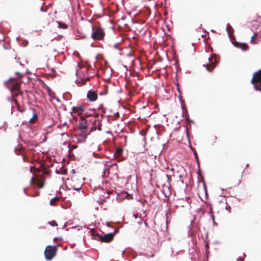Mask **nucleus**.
Returning <instances> with one entry per match:
<instances>
[{
  "instance_id": "obj_55",
  "label": "nucleus",
  "mask_w": 261,
  "mask_h": 261,
  "mask_svg": "<svg viewBox=\"0 0 261 261\" xmlns=\"http://www.w3.org/2000/svg\"><path fill=\"white\" fill-rule=\"evenodd\" d=\"M87 110L91 111H93L95 112L96 111V109L95 108H87Z\"/></svg>"
},
{
  "instance_id": "obj_54",
  "label": "nucleus",
  "mask_w": 261,
  "mask_h": 261,
  "mask_svg": "<svg viewBox=\"0 0 261 261\" xmlns=\"http://www.w3.org/2000/svg\"><path fill=\"white\" fill-rule=\"evenodd\" d=\"M15 73L16 75H20V78H21L23 76V75L21 73H20V72H18V71L15 72Z\"/></svg>"
},
{
  "instance_id": "obj_26",
  "label": "nucleus",
  "mask_w": 261,
  "mask_h": 261,
  "mask_svg": "<svg viewBox=\"0 0 261 261\" xmlns=\"http://www.w3.org/2000/svg\"><path fill=\"white\" fill-rule=\"evenodd\" d=\"M255 83H256V82H254V89L255 91H260L261 90L260 88L261 87H260L258 84H257V85L255 84Z\"/></svg>"
},
{
  "instance_id": "obj_21",
  "label": "nucleus",
  "mask_w": 261,
  "mask_h": 261,
  "mask_svg": "<svg viewBox=\"0 0 261 261\" xmlns=\"http://www.w3.org/2000/svg\"><path fill=\"white\" fill-rule=\"evenodd\" d=\"M96 122V120L94 121L93 122L94 123V125L90 128L89 133H87L88 135H89L92 132L95 131L97 129V127L95 125Z\"/></svg>"
},
{
  "instance_id": "obj_18",
  "label": "nucleus",
  "mask_w": 261,
  "mask_h": 261,
  "mask_svg": "<svg viewBox=\"0 0 261 261\" xmlns=\"http://www.w3.org/2000/svg\"><path fill=\"white\" fill-rule=\"evenodd\" d=\"M71 95L69 93H67L66 94H63V98L65 100H68L70 99Z\"/></svg>"
},
{
  "instance_id": "obj_20",
  "label": "nucleus",
  "mask_w": 261,
  "mask_h": 261,
  "mask_svg": "<svg viewBox=\"0 0 261 261\" xmlns=\"http://www.w3.org/2000/svg\"><path fill=\"white\" fill-rule=\"evenodd\" d=\"M14 102L15 104L16 105V106L17 107L18 111H19L20 113H23L24 111V109H21L20 108V106H19V105L18 103V102L16 100H14Z\"/></svg>"
},
{
  "instance_id": "obj_12",
  "label": "nucleus",
  "mask_w": 261,
  "mask_h": 261,
  "mask_svg": "<svg viewBox=\"0 0 261 261\" xmlns=\"http://www.w3.org/2000/svg\"><path fill=\"white\" fill-rule=\"evenodd\" d=\"M88 136V135H87V134H86L85 135H84L83 133H81V134L77 135V137H78L77 142L78 143L85 142Z\"/></svg>"
},
{
  "instance_id": "obj_24",
  "label": "nucleus",
  "mask_w": 261,
  "mask_h": 261,
  "mask_svg": "<svg viewBox=\"0 0 261 261\" xmlns=\"http://www.w3.org/2000/svg\"><path fill=\"white\" fill-rule=\"evenodd\" d=\"M207 206L209 207L210 211L208 212V213L211 215V216L212 215H214L213 214V207L210 203H208V205H207Z\"/></svg>"
},
{
  "instance_id": "obj_8",
  "label": "nucleus",
  "mask_w": 261,
  "mask_h": 261,
  "mask_svg": "<svg viewBox=\"0 0 261 261\" xmlns=\"http://www.w3.org/2000/svg\"><path fill=\"white\" fill-rule=\"evenodd\" d=\"M232 44L234 45V46L240 48L242 51H246L248 48V46L246 43H240L237 41H236L235 42H232Z\"/></svg>"
},
{
  "instance_id": "obj_25",
  "label": "nucleus",
  "mask_w": 261,
  "mask_h": 261,
  "mask_svg": "<svg viewBox=\"0 0 261 261\" xmlns=\"http://www.w3.org/2000/svg\"><path fill=\"white\" fill-rule=\"evenodd\" d=\"M171 212L170 211V208L168 209V212L166 213V223H168V219L170 216H171Z\"/></svg>"
},
{
  "instance_id": "obj_27",
  "label": "nucleus",
  "mask_w": 261,
  "mask_h": 261,
  "mask_svg": "<svg viewBox=\"0 0 261 261\" xmlns=\"http://www.w3.org/2000/svg\"><path fill=\"white\" fill-rule=\"evenodd\" d=\"M15 79L13 77H10L7 81H5L4 84L6 86H7L8 84L11 81L14 80Z\"/></svg>"
},
{
  "instance_id": "obj_53",
  "label": "nucleus",
  "mask_w": 261,
  "mask_h": 261,
  "mask_svg": "<svg viewBox=\"0 0 261 261\" xmlns=\"http://www.w3.org/2000/svg\"><path fill=\"white\" fill-rule=\"evenodd\" d=\"M62 108L63 111H67V109H66V106L63 105V104L62 106Z\"/></svg>"
},
{
  "instance_id": "obj_4",
  "label": "nucleus",
  "mask_w": 261,
  "mask_h": 261,
  "mask_svg": "<svg viewBox=\"0 0 261 261\" xmlns=\"http://www.w3.org/2000/svg\"><path fill=\"white\" fill-rule=\"evenodd\" d=\"M254 82H256L258 85L261 87V69L253 74L252 78L251 80V83L254 85Z\"/></svg>"
},
{
  "instance_id": "obj_3",
  "label": "nucleus",
  "mask_w": 261,
  "mask_h": 261,
  "mask_svg": "<svg viewBox=\"0 0 261 261\" xmlns=\"http://www.w3.org/2000/svg\"><path fill=\"white\" fill-rule=\"evenodd\" d=\"M92 33L91 34L92 38L94 40H99L103 39L105 36V32L101 29L94 30L93 27H92Z\"/></svg>"
},
{
  "instance_id": "obj_32",
  "label": "nucleus",
  "mask_w": 261,
  "mask_h": 261,
  "mask_svg": "<svg viewBox=\"0 0 261 261\" xmlns=\"http://www.w3.org/2000/svg\"><path fill=\"white\" fill-rule=\"evenodd\" d=\"M211 219H212V220L213 221V225L214 226H218V224L217 223H216L215 221V217H214V215H212L211 216Z\"/></svg>"
},
{
  "instance_id": "obj_44",
  "label": "nucleus",
  "mask_w": 261,
  "mask_h": 261,
  "mask_svg": "<svg viewBox=\"0 0 261 261\" xmlns=\"http://www.w3.org/2000/svg\"><path fill=\"white\" fill-rule=\"evenodd\" d=\"M139 219H140V221H138L137 223L139 225H141L142 224V217H139Z\"/></svg>"
},
{
  "instance_id": "obj_33",
  "label": "nucleus",
  "mask_w": 261,
  "mask_h": 261,
  "mask_svg": "<svg viewBox=\"0 0 261 261\" xmlns=\"http://www.w3.org/2000/svg\"><path fill=\"white\" fill-rule=\"evenodd\" d=\"M120 43L118 42L114 44V48L117 49L119 51H122V49L120 47H118V45Z\"/></svg>"
},
{
  "instance_id": "obj_52",
  "label": "nucleus",
  "mask_w": 261,
  "mask_h": 261,
  "mask_svg": "<svg viewBox=\"0 0 261 261\" xmlns=\"http://www.w3.org/2000/svg\"><path fill=\"white\" fill-rule=\"evenodd\" d=\"M69 222H70V221H69V222H66V223L64 224V225L63 226L62 229H63V228H64L65 227H66V226H67V225H69V224H70V223H69Z\"/></svg>"
},
{
  "instance_id": "obj_29",
  "label": "nucleus",
  "mask_w": 261,
  "mask_h": 261,
  "mask_svg": "<svg viewBox=\"0 0 261 261\" xmlns=\"http://www.w3.org/2000/svg\"><path fill=\"white\" fill-rule=\"evenodd\" d=\"M186 120L189 123H193L194 122V121L193 120H192L191 119H190L189 114H187Z\"/></svg>"
},
{
  "instance_id": "obj_9",
  "label": "nucleus",
  "mask_w": 261,
  "mask_h": 261,
  "mask_svg": "<svg viewBox=\"0 0 261 261\" xmlns=\"http://www.w3.org/2000/svg\"><path fill=\"white\" fill-rule=\"evenodd\" d=\"M193 220L191 221L190 225L191 226V227L188 232L189 235L192 236L193 237L200 230V228L198 226L193 225Z\"/></svg>"
},
{
  "instance_id": "obj_30",
  "label": "nucleus",
  "mask_w": 261,
  "mask_h": 261,
  "mask_svg": "<svg viewBox=\"0 0 261 261\" xmlns=\"http://www.w3.org/2000/svg\"><path fill=\"white\" fill-rule=\"evenodd\" d=\"M125 193H126V196H125L126 198H127V199H132L133 198L132 194H130L126 192H125Z\"/></svg>"
},
{
  "instance_id": "obj_31",
  "label": "nucleus",
  "mask_w": 261,
  "mask_h": 261,
  "mask_svg": "<svg viewBox=\"0 0 261 261\" xmlns=\"http://www.w3.org/2000/svg\"><path fill=\"white\" fill-rule=\"evenodd\" d=\"M48 223L51 226H57L58 225L56 221H49V222H48Z\"/></svg>"
},
{
  "instance_id": "obj_34",
  "label": "nucleus",
  "mask_w": 261,
  "mask_h": 261,
  "mask_svg": "<svg viewBox=\"0 0 261 261\" xmlns=\"http://www.w3.org/2000/svg\"><path fill=\"white\" fill-rule=\"evenodd\" d=\"M109 191L107 192L106 193H105L103 195H102V198L106 199L107 198H108L109 197Z\"/></svg>"
},
{
  "instance_id": "obj_46",
  "label": "nucleus",
  "mask_w": 261,
  "mask_h": 261,
  "mask_svg": "<svg viewBox=\"0 0 261 261\" xmlns=\"http://www.w3.org/2000/svg\"><path fill=\"white\" fill-rule=\"evenodd\" d=\"M201 172V168H200V166H199V167H198V172H197V174H198V175H199V174H200Z\"/></svg>"
},
{
  "instance_id": "obj_14",
  "label": "nucleus",
  "mask_w": 261,
  "mask_h": 261,
  "mask_svg": "<svg viewBox=\"0 0 261 261\" xmlns=\"http://www.w3.org/2000/svg\"><path fill=\"white\" fill-rule=\"evenodd\" d=\"M185 132L186 133V136L187 137V139H188V142H189V147H190L191 150L192 151V150H193L195 149L191 145V141H190V135H189V132H188V127H186V130H185Z\"/></svg>"
},
{
  "instance_id": "obj_40",
  "label": "nucleus",
  "mask_w": 261,
  "mask_h": 261,
  "mask_svg": "<svg viewBox=\"0 0 261 261\" xmlns=\"http://www.w3.org/2000/svg\"><path fill=\"white\" fill-rule=\"evenodd\" d=\"M23 142H24V143H29V144H30V145H31V146H33L36 147V146H38V144H37V143L34 144V143H31L30 142H29V141H28V142L23 141Z\"/></svg>"
},
{
  "instance_id": "obj_10",
  "label": "nucleus",
  "mask_w": 261,
  "mask_h": 261,
  "mask_svg": "<svg viewBox=\"0 0 261 261\" xmlns=\"http://www.w3.org/2000/svg\"><path fill=\"white\" fill-rule=\"evenodd\" d=\"M212 56L214 62H212L211 64L213 68H215L219 64L220 61V58L219 56L217 55V54H212Z\"/></svg>"
},
{
  "instance_id": "obj_45",
  "label": "nucleus",
  "mask_w": 261,
  "mask_h": 261,
  "mask_svg": "<svg viewBox=\"0 0 261 261\" xmlns=\"http://www.w3.org/2000/svg\"><path fill=\"white\" fill-rule=\"evenodd\" d=\"M13 94H12V96H11V97H8V98H7V100H8V101L10 102L11 103H12V101H13V100H12V98H13Z\"/></svg>"
},
{
  "instance_id": "obj_48",
  "label": "nucleus",
  "mask_w": 261,
  "mask_h": 261,
  "mask_svg": "<svg viewBox=\"0 0 261 261\" xmlns=\"http://www.w3.org/2000/svg\"><path fill=\"white\" fill-rule=\"evenodd\" d=\"M80 83H81L82 84H83V85H86V80H85V79H82V80H81V81L80 82Z\"/></svg>"
},
{
  "instance_id": "obj_22",
  "label": "nucleus",
  "mask_w": 261,
  "mask_h": 261,
  "mask_svg": "<svg viewBox=\"0 0 261 261\" xmlns=\"http://www.w3.org/2000/svg\"><path fill=\"white\" fill-rule=\"evenodd\" d=\"M58 24H59V26L60 28H62V29H67V27H68V25L65 24V23H63L62 22H58Z\"/></svg>"
},
{
  "instance_id": "obj_19",
  "label": "nucleus",
  "mask_w": 261,
  "mask_h": 261,
  "mask_svg": "<svg viewBox=\"0 0 261 261\" xmlns=\"http://www.w3.org/2000/svg\"><path fill=\"white\" fill-rule=\"evenodd\" d=\"M201 182H202L203 186V189L205 192V196L206 197V196H207L208 194H207V190H206V185H205V184L204 181V178L203 176L201 177Z\"/></svg>"
},
{
  "instance_id": "obj_49",
  "label": "nucleus",
  "mask_w": 261,
  "mask_h": 261,
  "mask_svg": "<svg viewBox=\"0 0 261 261\" xmlns=\"http://www.w3.org/2000/svg\"><path fill=\"white\" fill-rule=\"evenodd\" d=\"M101 111L102 113L101 115V116L102 117L103 116L104 114L106 113V108L102 109Z\"/></svg>"
},
{
  "instance_id": "obj_38",
  "label": "nucleus",
  "mask_w": 261,
  "mask_h": 261,
  "mask_svg": "<svg viewBox=\"0 0 261 261\" xmlns=\"http://www.w3.org/2000/svg\"><path fill=\"white\" fill-rule=\"evenodd\" d=\"M36 117H37V113L35 112V111L34 110L33 111V116L32 118L30 119V122H31L32 120H33V119H34V118H36Z\"/></svg>"
},
{
  "instance_id": "obj_62",
  "label": "nucleus",
  "mask_w": 261,
  "mask_h": 261,
  "mask_svg": "<svg viewBox=\"0 0 261 261\" xmlns=\"http://www.w3.org/2000/svg\"><path fill=\"white\" fill-rule=\"evenodd\" d=\"M73 189L76 191L79 192L81 190V188H74Z\"/></svg>"
},
{
  "instance_id": "obj_15",
  "label": "nucleus",
  "mask_w": 261,
  "mask_h": 261,
  "mask_svg": "<svg viewBox=\"0 0 261 261\" xmlns=\"http://www.w3.org/2000/svg\"><path fill=\"white\" fill-rule=\"evenodd\" d=\"M58 196H56L53 198H51L50 200V202H49V204L50 205H55L56 203V202L58 200Z\"/></svg>"
},
{
  "instance_id": "obj_41",
  "label": "nucleus",
  "mask_w": 261,
  "mask_h": 261,
  "mask_svg": "<svg viewBox=\"0 0 261 261\" xmlns=\"http://www.w3.org/2000/svg\"><path fill=\"white\" fill-rule=\"evenodd\" d=\"M109 170H110L109 168H105L103 171V174L104 175H105L107 172L108 173V174H109Z\"/></svg>"
},
{
  "instance_id": "obj_43",
  "label": "nucleus",
  "mask_w": 261,
  "mask_h": 261,
  "mask_svg": "<svg viewBox=\"0 0 261 261\" xmlns=\"http://www.w3.org/2000/svg\"><path fill=\"white\" fill-rule=\"evenodd\" d=\"M93 75H92V76H88L87 77H86V78L85 79V80H86V81H89L90 80V79L92 77H93Z\"/></svg>"
},
{
  "instance_id": "obj_11",
  "label": "nucleus",
  "mask_w": 261,
  "mask_h": 261,
  "mask_svg": "<svg viewBox=\"0 0 261 261\" xmlns=\"http://www.w3.org/2000/svg\"><path fill=\"white\" fill-rule=\"evenodd\" d=\"M123 152V148L122 147H116V151L113 155L112 160H114L116 158V155L121 156Z\"/></svg>"
},
{
  "instance_id": "obj_37",
  "label": "nucleus",
  "mask_w": 261,
  "mask_h": 261,
  "mask_svg": "<svg viewBox=\"0 0 261 261\" xmlns=\"http://www.w3.org/2000/svg\"><path fill=\"white\" fill-rule=\"evenodd\" d=\"M101 121L100 120V121H99L97 123V129L98 130H101Z\"/></svg>"
},
{
  "instance_id": "obj_1",
  "label": "nucleus",
  "mask_w": 261,
  "mask_h": 261,
  "mask_svg": "<svg viewBox=\"0 0 261 261\" xmlns=\"http://www.w3.org/2000/svg\"><path fill=\"white\" fill-rule=\"evenodd\" d=\"M91 232L92 239L102 242L109 243L114 239L117 231L116 229H114V232L104 234L103 235L96 232L95 230H91Z\"/></svg>"
},
{
  "instance_id": "obj_36",
  "label": "nucleus",
  "mask_w": 261,
  "mask_h": 261,
  "mask_svg": "<svg viewBox=\"0 0 261 261\" xmlns=\"http://www.w3.org/2000/svg\"><path fill=\"white\" fill-rule=\"evenodd\" d=\"M229 27L233 30L232 28L231 27V26L230 25L229 23H228L226 25V31H227V33H228V35L229 36V31H228V29H229Z\"/></svg>"
},
{
  "instance_id": "obj_5",
  "label": "nucleus",
  "mask_w": 261,
  "mask_h": 261,
  "mask_svg": "<svg viewBox=\"0 0 261 261\" xmlns=\"http://www.w3.org/2000/svg\"><path fill=\"white\" fill-rule=\"evenodd\" d=\"M81 121L79 122V128L81 130L82 133H86L88 130V124L87 121L85 119L83 116H81Z\"/></svg>"
},
{
  "instance_id": "obj_50",
  "label": "nucleus",
  "mask_w": 261,
  "mask_h": 261,
  "mask_svg": "<svg viewBox=\"0 0 261 261\" xmlns=\"http://www.w3.org/2000/svg\"><path fill=\"white\" fill-rule=\"evenodd\" d=\"M27 188H25L24 189H23V192L24 193L27 195V196H31V195H30L29 194H28V193L27 192Z\"/></svg>"
},
{
  "instance_id": "obj_6",
  "label": "nucleus",
  "mask_w": 261,
  "mask_h": 261,
  "mask_svg": "<svg viewBox=\"0 0 261 261\" xmlns=\"http://www.w3.org/2000/svg\"><path fill=\"white\" fill-rule=\"evenodd\" d=\"M87 103H83L78 107H73L72 108V111L71 112V113L73 112L77 113L78 115H80V113L79 112L80 111L81 113L84 112L86 109H87Z\"/></svg>"
},
{
  "instance_id": "obj_63",
  "label": "nucleus",
  "mask_w": 261,
  "mask_h": 261,
  "mask_svg": "<svg viewBox=\"0 0 261 261\" xmlns=\"http://www.w3.org/2000/svg\"><path fill=\"white\" fill-rule=\"evenodd\" d=\"M103 104H100L99 106V107L98 108V110H101L102 109H103Z\"/></svg>"
},
{
  "instance_id": "obj_58",
  "label": "nucleus",
  "mask_w": 261,
  "mask_h": 261,
  "mask_svg": "<svg viewBox=\"0 0 261 261\" xmlns=\"http://www.w3.org/2000/svg\"><path fill=\"white\" fill-rule=\"evenodd\" d=\"M92 155L95 157V158H98V154L97 153H96L95 152H93L92 153Z\"/></svg>"
},
{
  "instance_id": "obj_51",
  "label": "nucleus",
  "mask_w": 261,
  "mask_h": 261,
  "mask_svg": "<svg viewBox=\"0 0 261 261\" xmlns=\"http://www.w3.org/2000/svg\"><path fill=\"white\" fill-rule=\"evenodd\" d=\"M93 114V117H95V118H98L99 117V114L98 113H96L95 112H94V113L92 114Z\"/></svg>"
},
{
  "instance_id": "obj_7",
  "label": "nucleus",
  "mask_w": 261,
  "mask_h": 261,
  "mask_svg": "<svg viewBox=\"0 0 261 261\" xmlns=\"http://www.w3.org/2000/svg\"><path fill=\"white\" fill-rule=\"evenodd\" d=\"M97 95L94 90L90 89L87 94V98L90 101H95L97 99Z\"/></svg>"
},
{
  "instance_id": "obj_17",
  "label": "nucleus",
  "mask_w": 261,
  "mask_h": 261,
  "mask_svg": "<svg viewBox=\"0 0 261 261\" xmlns=\"http://www.w3.org/2000/svg\"><path fill=\"white\" fill-rule=\"evenodd\" d=\"M258 35V32H255L254 33L253 35L251 36V40H250V43H252V44H256V42L255 40H253V38L256 37H257Z\"/></svg>"
},
{
  "instance_id": "obj_60",
  "label": "nucleus",
  "mask_w": 261,
  "mask_h": 261,
  "mask_svg": "<svg viewBox=\"0 0 261 261\" xmlns=\"http://www.w3.org/2000/svg\"><path fill=\"white\" fill-rule=\"evenodd\" d=\"M187 114H189L187 110H186L185 112L184 111V115H185V118L186 119V117H187Z\"/></svg>"
},
{
  "instance_id": "obj_13",
  "label": "nucleus",
  "mask_w": 261,
  "mask_h": 261,
  "mask_svg": "<svg viewBox=\"0 0 261 261\" xmlns=\"http://www.w3.org/2000/svg\"><path fill=\"white\" fill-rule=\"evenodd\" d=\"M16 40H17V42L20 45H21L23 47H25L28 44V41L27 40H23L22 42H20V40L19 39V37H17L16 38Z\"/></svg>"
},
{
  "instance_id": "obj_2",
  "label": "nucleus",
  "mask_w": 261,
  "mask_h": 261,
  "mask_svg": "<svg viewBox=\"0 0 261 261\" xmlns=\"http://www.w3.org/2000/svg\"><path fill=\"white\" fill-rule=\"evenodd\" d=\"M56 245H48L44 250L45 258L46 260H51L56 255L57 251Z\"/></svg>"
},
{
  "instance_id": "obj_42",
  "label": "nucleus",
  "mask_w": 261,
  "mask_h": 261,
  "mask_svg": "<svg viewBox=\"0 0 261 261\" xmlns=\"http://www.w3.org/2000/svg\"><path fill=\"white\" fill-rule=\"evenodd\" d=\"M107 94V91L106 90V91H103L102 92H101L99 93V95L100 96H102V95H105Z\"/></svg>"
},
{
  "instance_id": "obj_64",
  "label": "nucleus",
  "mask_w": 261,
  "mask_h": 261,
  "mask_svg": "<svg viewBox=\"0 0 261 261\" xmlns=\"http://www.w3.org/2000/svg\"><path fill=\"white\" fill-rule=\"evenodd\" d=\"M238 261H244L243 259L241 257H238L237 259Z\"/></svg>"
},
{
  "instance_id": "obj_59",
  "label": "nucleus",
  "mask_w": 261,
  "mask_h": 261,
  "mask_svg": "<svg viewBox=\"0 0 261 261\" xmlns=\"http://www.w3.org/2000/svg\"><path fill=\"white\" fill-rule=\"evenodd\" d=\"M213 60V56H212V54L210 56V57L208 58V60L210 61V62H211L212 60Z\"/></svg>"
},
{
  "instance_id": "obj_57",
  "label": "nucleus",
  "mask_w": 261,
  "mask_h": 261,
  "mask_svg": "<svg viewBox=\"0 0 261 261\" xmlns=\"http://www.w3.org/2000/svg\"><path fill=\"white\" fill-rule=\"evenodd\" d=\"M40 11L43 12H46L47 10L46 9H44L42 7H40Z\"/></svg>"
},
{
  "instance_id": "obj_23",
  "label": "nucleus",
  "mask_w": 261,
  "mask_h": 261,
  "mask_svg": "<svg viewBox=\"0 0 261 261\" xmlns=\"http://www.w3.org/2000/svg\"><path fill=\"white\" fill-rule=\"evenodd\" d=\"M203 67H205L206 70L209 72H212L213 71V69L214 68H213V67H212V68H210L208 67V64H204L203 65Z\"/></svg>"
},
{
  "instance_id": "obj_61",
  "label": "nucleus",
  "mask_w": 261,
  "mask_h": 261,
  "mask_svg": "<svg viewBox=\"0 0 261 261\" xmlns=\"http://www.w3.org/2000/svg\"><path fill=\"white\" fill-rule=\"evenodd\" d=\"M194 155L195 159L196 160L198 159V155L197 152L196 153H195V154H194Z\"/></svg>"
},
{
  "instance_id": "obj_28",
  "label": "nucleus",
  "mask_w": 261,
  "mask_h": 261,
  "mask_svg": "<svg viewBox=\"0 0 261 261\" xmlns=\"http://www.w3.org/2000/svg\"><path fill=\"white\" fill-rule=\"evenodd\" d=\"M147 129H142L141 131H140L139 132V135L142 136H145V135L147 133Z\"/></svg>"
},
{
  "instance_id": "obj_16",
  "label": "nucleus",
  "mask_w": 261,
  "mask_h": 261,
  "mask_svg": "<svg viewBox=\"0 0 261 261\" xmlns=\"http://www.w3.org/2000/svg\"><path fill=\"white\" fill-rule=\"evenodd\" d=\"M178 98L179 101V102L181 104V108L182 109V116L184 117V107L182 106V103L184 102V101L182 99L181 94L179 95V96H178Z\"/></svg>"
},
{
  "instance_id": "obj_56",
  "label": "nucleus",
  "mask_w": 261,
  "mask_h": 261,
  "mask_svg": "<svg viewBox=\"0 0 261 261\" xmlns=\"http://www.w3.org/2000/svg\"><path fill=\"white\" fill-rule=\"evenodd\" d=\"M198 210V211H199V212L201 211L202 212V215H203L205 213V211L202 210L201 207H199Z\"/></svg>"
},
{
  "instance_id": "obj_47",
  "label": "nucleus",
  "mask_w": 261,
  "mask_h": 261,
  "mask_svg": "<svg viewBox=\"0 0 261 261\" xmlns=\"http://www.w3.org/2000/svg\"><path fill=\"white\" fill-rule=\"evenodd\" d=\"M176 85H177V90L178 92L179 93V94H181V91H180V88L179 87V84L178 83H177Z\"/></svg>"
},
{
  "instance_id": "obj_35",
  "label": "nucleus",
  "mask_w": 261,
  "mask_h": 261,
  "mask_svg": "<svg viewBox=\"0 0 261 261\" xmlns=\"http://www.w3.org/2000/svg\"><path fill=\"white\" fill-rule=\"evenodd\" d=\"M105 201V199L103 198H100V200H97V202L100 205H102Z\"/></svg>"
},
{
  "instance_id": "obj_39",
  "label": "nucleus",
  "mask_w": 261,
  "mask_h": 261,
  "mask_svg": "<svg viewBox=\"0 0 261 261\" xmlns=\"http://www.w3.org/2000/svg\"><path fill=\"white\" fill-rule=\"evenodd\" d=\"M84 115L86 117H92L93 116L92 114L88 112L85 113Z\"/></svg>"
}]
</instances>
